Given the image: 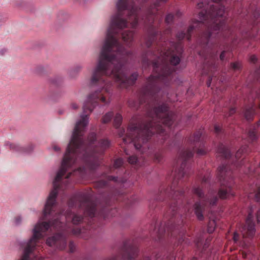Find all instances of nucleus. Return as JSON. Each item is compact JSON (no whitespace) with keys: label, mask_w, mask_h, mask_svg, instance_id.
Here are the masks:
<instances>
[{"label":"nucleus","mask_w":260,"mask_h":260,"mask_svg":"<svg viewBox=\"0 0 260 260\" xmlns=\"http://www.w3.org/2000/svg\"><path fill=\"white\" fill-rule=\"evenodd\" d=\"M200 132L196 133L191 141V148H186L180 152L176 160V167L172 172L173 177L172 185L166 189H161L155 199L150 201L149 208L153 209L156 203L164 200L166 197L169 200V209L165 214L160 225L155 226L154 232L157 237H186V221L180 212L189 211L188 203L185 200L184 182L191 173L190 159L196 152L199 155L206 153L204 143L201 139Z\"/></svg>","instance_id":"f257e3e1"},{"label":"nucleus","mask_w":260,"mask_h":260,"mask_svg":"<svg viewBox=\"0 0 260 260\" xmlns=\"http://www.w3.org/2000/svg\"><path fill=\"white\" fill-rule=\"evenodd\" d=\"M217 177L220 182L218 192L210 189L206 196L204 195L203 188L209 181V176H204L201 179V184L193 187V193L199 199V202L194 204V213L200 220L204 219V215L209 216V221L207 231L212 233L216 226V218L213 209L216 207L218 197L222 200L230 199L235 196L233 190L234 183L232 166L223 164L218 168Z\"/></svg>","instance_id":"f03ea898"},{"label":"nucleus","mask_w":260,"mask_h":260,"mask_svg":"<svg viewBox=\"0 0 260 260\" xmlns=\"http://www.w3.org/2000/svg\"><path fill=\"white\" fill-rule=\"evenodd\" d=\"M248 150V147L247 146H243L240 148L236 152L235 154V161H233L232 166L236 168L242 167L243 166L244 172L246 174L255 177L260 176V162L258 164L257 167H255V164L249 163V162L245 164L246 160L239 159L242 157V155H244V153L247 152Z\"/></svg>","instance_id":"7ed1b4c3"},{"label":"nucleus","mask_w":260,"mask_h":260,"mask_svg":"<svg viewBox=\"0 0 260 260\" xmlns=\"http://www.w3.org/2000/svg\"><path fill=\"white\" fill-rule=\"evenodd\" d=\"M138 252V249L135 244L125 242L118 255L106 260H151L149 257L145 256L137 258Z\"/></svg>","instance_id":"20e7f679"},{"label":"nucleus","mask_w":260,"mask_h":260,"mask_svg":"<svg viewBox=\"0 0 260 260\" xmlns=\"http://www.w3.org/2000/svg\"><path fill=\"white\" fill-rule=\"evenodd\" d=\"M255 211V207L252 206L249 208L246 223L240 229L243 238H251L253 237L255 234V221L256 220L257 223L260 221V209L256 211V216H254V213Z\"/></svg>","instance_id":"39448f33"},{"label":"nucleus","mask_w":260,"mask_h":260,"mask_svg":"<svg viewBox=\"0 0 260 260\" xmlns=\"http://www.w3.org/2000/svg\"><path fill=\"white\" fill-rule=\"evenodd\" d=\"M104 175L105 176L104 178L106 180H100L96 181L94 184L95 188L98 189L107 188L110 185V181H113L116 184H122L126 181V179L124 178H118V177L107 175L105 174Z\"/></svg>","instance_id":"423d86ee"},{"label":"nucleus","mask_w":260,"mask_h":260,"mask_svg":"<svg viewBox=\"0 0 260 260\" xmlns=\"http://www.w3.org/2000/svg\"><path fill=\"white\" fill-rule=\"evenodd\" d=\"M246 193L249 199H252L257 202H260V186L258 184L250 185L249 190Z\"/></svg>","instance_id":"0eeeda50"},{"label":"nucleus","mask_w":260,"mask_h":260,"mask_svg":"<svg viewBox=\"0 0 260 260\" xmlns=\"http://www.w3.org/2000/svg\"><path fill=\"white\" fill-rule=\"evenodd\" d=\"M5 146H8L10 149L19 153H28L33 148L32 145H29L27 147H23L18 144L12 143L9 142L5 143Z\"/></svg>","instance_id":"6e6552de"},{"label":"nucleus","mask_w":260,"mask_h":260,"mask_svg":"<svg viewBox=\"0 0 260 260\" xmlns=\"http://www.w3.org/2000/svg\"><path fill=\"white\" fill-rule=\"evenodd\" d=\"M217 153L223 158L228 159L231 157V152L229 149L222 144H219L217 148Z\"/></svg>","instance_id":"1a4fd4ad"},{"label":"nucleus","mask_w":260,"mask_h":260,"mask_svg":"<svg viewBox=\"0 0 260 260\" xmlns=\"http://www.w3.org/2000/svg\"><path fill=\"white\" fill-rule=\"evenodd\" d=\"M128 162L131 165H134L136 167H138L143 165V159L141 158H138L135 155L129 156L128 157Z\"/></svg>","instance_id":"9d476101"},{"label":"nucleus","mask_w":260,"mask_h":260,"mask_svg":"<svg viewBox=\"0 0 260 260\" xmlns=\"http://www.w3.org/2000/svg\"><path fill=\"white\" fill-rule=\"evenodd\" d=\"M83 67L81 64H77L68 71L69 76L72 78H75L81 71Z\"/></svg>","instance_id":"9b49d317"},{"label":"nucleus","mask_w":260,"mask_h":260,"mask_svg":"<svg viewBox=\"0 0 260 260\" xmlns=\"http://www.w3.org/2000/svg\"><path fill=\"white\" fill-rule=\"evenodd\" d=\"M255 110L253 106L246 108L244 111V116L245 118L250 120H251L254 115Z\"/></svg>","instance_id":"f8f14e48"},{"label":"nucleus","mask_w":260,"mask_h":260,"mask_svg":"<svg viewBox=\"0 0 260 260\" xmlns=\"http://www.w3.org/2000/svg\"><path fill=\"white\" fill-rule=\"evenodd\" d=\"M260 125V121H258L256 126H254L253 128H251L248 133V136L251 141H254L257 139V136L256 134V127H257Z\"/></svg>","instance_id":"ddd939ff"},{"label":"nucleus","mask_w":260,"mask_h":260,"mask_svg":"<svg viewBox=\"0 0 260 260\" xmlns=\"http://www.w3.org/2000/svg\"><path fill=\"white\" fill-rule=\"evenodd\" d=\"M123 160L122 158H119L115 160L113 166L109 168V173H112L115 169H117L122 166Z\"/></svg>","instance_id":"4468645a"},{"label":"nucleus","mask_w":260,"mask_h":260,"mask_svg":"<svg viewBox=\"0 0 260 260\" xmlns=\"http://www.w3.org/2000/svg\"><path fill=\"white\" fill-rule=\"evenodd\" d=\"M122 118L121 114L117 113L116 114L114 119V126L118 128L121 125L122 122Z\"/></svg>","instance_id":"2eb2a0df"},{"label":"nucleus","mask_w":260,"mask_h":260,"mask_svg":"<svg viewBox=\"0 0 260 260\" xmlns=\"http://www.w3.org/2000/svg\"><path fill=\"white\" fill-rule=\"evenodd\" d=\"M236 112L235 108H226L222 110L225 117L232 116Z\"/></svg>","instance_id":"dca6fc26"},{"label":"nucleus","mask_w":260,"mask_h":260,"mask_svg":"<svg viewBox=\"0 0 260 260\" xmlns=\"http://www.w3.org/2000/svg\"><path fill=\"white\" fill-rule=\"evenodd\" d=\"M241 69V63L239 61L232 62L230 64V70L233 71H238Z\"/></svg>","instance_id":"f3484780"},{"label":"nucleus","mask_w":260,"mask_h":260,"mask_svg":"<svg viewBox=\"0 0 260 260\" xmlns=\"http://www.w3.org/2000/svg\"><path fill=\"white\" fill-rule=\"evenodd\" d=\"M113 116V113L109 112L106 113L103 117L102 121L104 123H107L110 122Z\"/></svg>","instance_id":"a211bd4d"},{"label":"nucleus","mask_w":260,"mask_h":260,"mask_svg":"<svg viewBox=\"0 0 260 260\" xmlns=\"http://www.w3.org/2000/svg\"><path fill=\"white\" fill-rule=\"evenodd\" d=\"M62 81V78L59 76H55L50 79V82L52 84L58 85Z\"/></svg>","instance_id":"6ab92c4d"},{"label":"nucleus","mask_w":260,"mask_h":260,"mask_svg":"<svg viewBox=\"0 0 260 260\" xmlns=\"http://www.w3.org/2000/svg\"><path fill=\"white\" fill-rule=\"evenodd\" d=\"M119 193V192L118 191H116L115 192H113L112 193H110V194H109L108 196V199H107L106 201V205L107 206L110 205V201L113 199H114L116 196V194Z\"/></svg>","instance_id":"aec40b11"},{"label":"nucleus","mask_w":260,"mask_h":260,"mask_svg":"<svg viewBox=\"0 0 260 260\" xmlns=\"http://www.w3.org/2000/svg\"><path fill=\"white\" fill-rule=\"evenodd\" d=\"M174 16L172 13L168 14L165 18V22L167 24L172 23L174 20Z\"/></svg>","instance_id":"412c9836"},{"label":"nucleus","mask_w":260,"mask_h":260,"mask_svg":"<svg viewBox=\"0 0 260 260\" xmlns=\"http://www.w3.org/2000/svg\"><path fill=\"white\" fill-rule=\"evenodd\" d=\"M214 132H215V133L216 134H219L220 133H222V128L219 125H215V126H214Z\"/></svg>","instance_id":"4be33fe9"},{"label":"nucleus","mask_w":260,"mask_h":260,"mask_svg":"<svg viewBox=\"0 0 260 260\" xmlns=\"http://www.w3.org/2000/svg\"><path fill=\"white\" fill-rule=\"evenodd\" d=\"M251 63H255L257 61V58L254 55H251L249 58Z\"/></svg>","instance_id":"5701e85b"},{"label":"nucleus","mask_w":260,"mask_h":260,"mask_svg":"<svg viewBox=\"0 0 260 260\" xmlns=\"http://www.w3.org/2000/svg\"><path fill=\"white\" fill-rule=\"evenodd\" d=\"M254 79L258 81L260 79V68L257 69L255 73Z\"/></svg>","instance_id":"b1692460"},{"label":"nucleus","mask_w":260,"mask_h":260,"mask_svg":"<svg viewBox=\"0 0 260 260\" xmlns=\"http://www.w3.org/2000/svg\"><path fill=\"white\" fill-rule=\"evenodd\" d=\"M69 249L71 252H73L75 249V246L73 242H70L69 243Z\"/></svg>","instance_id":"393cba45"},{"label":"nucleus","mask_w":260,"mask_h":260,"mask_svg":"<svg viewBox=\"0 0 260 260\" xmlns=\"http://www.w3.org/2000/svg\"><path fill=\"white\" fill-rule=\"evenodd\" d=\"M233 240L235 242V243H238L239 240V235L235 232L234 233V236H233Z\"/></svg>","instance_id":"a878e982"},{"label":"nucleus","mask_w":260,"mask_h":260,"mask_svg":"<svg viewBox=\"0 0 260 260\" xmlns=\"http://www.w3.org/2000/svg\"><path fill=\"white\" fill-rule=\"evenodd\" d=\"M21 221V218L20 216H17L15 218V222L16 224H18Z\"/></svg>","instance_id":"bb28decb"},{"label":"nucleus","mask_w":260,"mask_h":260,"mask_svg":"<svg viewBox=\"0 0 260 260\" xmlns=\"http://www.w3.org/2000/svg\"><path fill=\"white\" fill-rule=\"evenodd\" d=\"M225 52H226L225 50H223L221 53V54L220 55V59L221 60H224Z\"/></svg>","instance_id":"cd10ccee"},{"label":"nucleus","mask_w":260,"mask_h":260,"mask_svg":"<svg viewBox=\"0 0 260 260\" xmlns=\"http://www.w3.org/2000/svg\"><path fill=\"white\" fill-rule=\"evenodd\" d=\"M44 70V68L42 67H38L36 69V72L38 73H41Z\"/></svg>","instance_id":"c85d7f7f"},{"label":"nucleus","mask_w":260,"mask_h":260,"mask_svg":"<svg viewBox=\"0 0 260 260\" xmlns=\"http://www.w3.org/2000/svg\"><path fill=\"white\" fill-rule=\"evenodd\" d=\"M71 106L73 109H77L78 108V106L75 103H72L71 105Z\"/></svg>","instance_id":"c756f323"},{"label":"nucleus","mask_w":260,"mask_h":260,"mask_svg":"<svg viewBox=\"0 0 260 260\" xmlns=\"http://www.w3.org/2000/svg\"><path fill=\"white\" fill-rule=\"evenodd\" d=\"M124 133H125V131L124 129H120L119 132V137H123L124 136Z\"/></svg>","instance_id":"7c9ffc66"},{"label":"nucleus","mask_w":260,"mask_h":260,"mask_svg":"<svg viewBox=\"0 0 260 260\" xmlns=\"http://www.w3.org/2000/svg\"><path fill=\"white\" fill-rule=\"evenodd\" d=\"M53 148L54 150L55 151H59L60 150L59 147H58L57 146H56L55 145H54L53 146Z\"/></svg>","instance_id":"2f4dec72"},{"label":"nucleus","mask_w":260,"mask_h":260,"mask_svg":"<svg viewBox=\"0 0 260 260\" xmlns=\"http://www.w3.org/2000/svg\"><path fill=\"white\" fill-rule=\"evenodd\" d=\"M6 50L5 49H2L0 50V55H2L5 54V53L6 52Z\"/></svg>","instance_id":"473e14b6"},{"label":"nucleus","mask_w":260,"mask_h":260,"mask_svg":"<svg viewBox=\"0 0 260 260\" xmlns=\"http://www.w3.org/2000/svg\"><path fill=\"white\" fill-rule=\"evenodd\" d=\"M176 15L178 17H179L181 15V13L179 11L177 12Z\"/></svg>","instance_id":"72a5a7b5"},{"label":"nucleus","mask_w":260,"mask_h":260,"mask_svg":"<svg viewBox=\"0 0 260 260\" xmlns=\"http://www.w3.org/2000/svg\"><path fill=\"white\" fill-rule=\"evenodd\" d=\"M105 209H103L102 210V211H101V212L100 213V214H101V216L103 215V214L104 213V212H105Z\"/></svg>","instance_id":"f704fd0d"},{"label":"nucleus","mask_w":260,"mask_h":260,"mask_svg":"<svg viewBox=\"0 0 260 260\" xmlns=\"http://www.w3.org/2000/svg\"><path fill=\"white\" fill-rule=\"evenodd\" d=\"M171 260H175V257H174V256H172Z\"/></svg>","instance_id":"c9c22d12"},{"label":"nucleus","mask_w":260,"mask_h":260,"mask_svg":"<svg viewBox=\"0 0 260 260\" xmlns=\"http://www.w3.org/2000/svg\"><path fill=\"white\" fill-rule=\"evenodd\" d=\"M191 260H197V258H196L193 257V258H192V259H191Z\"/></svg>","instance_id":"e433bc0d"},{"label":"nucleus","mask_w":260,"mask_h":260,"mask_svg":"<svg viewBox=\"0 0 260 260\" xmlns=\"http://www.w3.org/2000/svg\"><path fill=\"white\" fill-rule=\"evenodd\" d=\"M125 152L126 154L127 155L128 154H127V152L126 151V150H125Z\"/></svg>","instance_id":"4c0bfd02"}]
</instances>
